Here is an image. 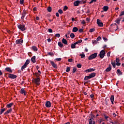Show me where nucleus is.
Wrapping results in <instances>:
<instances>
[{
	"mask_svg": "<svg viewBox=\"0 0 124 124\" xmlns=\"http://www.w3.org/2000/svg\"><path fill=\"white\" fill-rule=\"evenodd\" d=\"M17 28L21 31H24L26 30V26L24 24H19L17 25Z\"/></svg>",
	"mask_w": 124,
	"mask_h": 124,
	"instance_id": "1",
	"label": "nucleus"
},
{
	"mask_svg": "<svg viewBox=\"0 0 124 124\" xmlns=\"http://www.w3.org/2000/svg\"><path fill=\"white\" fill-rule=\"evenodd\" d=\"M96 57H97V53H94V54H92L89 57L88 60H89L90 61H92V60L95 59Z\"/></svg>",
	"mask_w": 124,
	"mask_h": 124,
	"instance_id": "2",
	"label": "nucleus"
},
{
	"mask_svg": "<svg viewBox=\"0 0 124 124\" xmlns=\"http://www.w3.org/2000/svg\"><path fill=\"white\" fill-rule=\"evenodd\" d=\"M106 54V52H105V50L103 49L100 51V54H99V56L100 58L103 59V58H104V57L105 56Z\"/></svg>",
	"mask_w": 124,
	"mask_h": 124,
	"instance_id": "3",
	"label": "nucleus"
},
{
	"mask_svg": "<svg viewBox=\"0 0 124 124\" xmlns=\"http://www.w3.org/2000/svg\"><path fill=\"white\" fill-rule=\"evenodd\" d=\"M40 78H37L34 79V82L35 84H36L37 86H39L40 85Z\"/></svg>",
	"mask_w": 124,
	"mask_h": 124,
	"instance_id": "4",
	"label": "nucleus"
},
{
	"mask_svg": "<svg viewBox=\"0 0 124 124\" xmlns=\"http://www.w3.org/2000/svg\"><path fill=\"white\" fill-rule=\"evenodd\" d=\"M8 74V77L10 79H16V78H17L16 75H15L12 74Z\"/></svg>",
	"mask_w": 124,
	"mask_h": 124,
	"instance_id": "5",
	"label": "nucleus"
},
{
	"mask_svg": "<svg viewBox=\"0 0 124 124\" xmlns=\"http://www.w3.org/2000/svg\"><path fill=\"white\" fill-rule=\"evenodd\" d=\"M79 4H82V1L77 0L74 3V6H79Z\"/></svg>",
	"mask_w": 124,
	"mask_h": 124,
	"instance_id": "6",
	"label": "nucleus"
},
{
	"mask_svg": "<svg viewBox=\"0 0 124 124\" xmlns=\"http://www.w3.org/2000/svg\"><path fill=\"white\" fill-rule=\"evenodd\" d=\"M97 24L99 26V27H103V23H102V22H101V21H100L98 19H97Z\"/></svg>",
	"mask_w": 124,
	"mask_h": 124,
	"instance_id": "7",
	"label": "nucleus"
},
{
	"mask_svg": "<svg viewBox=\"0 0 124 124\" xmlns=\"http://www.w3.org/2000/svg\"><path fill=\"white\" fill-rule=\"evenodd\" d=\"M20 93H21V94H24V95H27V93L25 91V89L24 88H22L20 91H19Z\"/></svg>",
	"mask_w": 124,
	"mask_h": 124,
	"instance_id": "8",
	"label": "nucleus"
},
{
	"mask_svg": "<svg viewBox=\"0 0 124 124\" xmlns=\"http://www.w3.org/2000/svg\"><path fill=\"white\" fill-rule=\"evenodd\" d=\"M52 66L54 67V68H58V66H57V64L55 63V62L52 61H49Z\"/></svg>",
	"mask_w": 124,
	"mask_h": 124,
	"instance_id": "9",
	"label": "nucleus"
},
{
	"mask_svg": "<svg viewBox=\"0 0 124 124\" xmlns=\"http://www.w3.org/2000/svg\"><path fill=\"white\" fill-rule=\"evenodd\" d=\"M93 71H95V69L93 68H89L87 70L84 71V72L88 73V72H93Z\"/></svg>",
	"mask_w": 124,
	"mask_h": 124,
	"instance_id": "10",
	"label": "nucleus"
},
{
	"mask_svg": "<svg viewBox=\"0 0 124 124\" xmlns=\"http://www.w3.org/2000/svg\"><path fill=\"white\" fill-rule=\"evenodd\" d=\"M5 71L6 72H9V73H12V70H11V68H10V67H7L6 68H5Z\"/></svg>",
	"mask_w": 124,
	"mask_h": 124,
	"instance_id": "11",
	"label": "nucleus"
},
{
	"mask_svg": "<svg viewBox=\"0 0 124 124\" xmlns=\"http://www.w3.org/2000/svg\"><path fill=\"white\" fill-rule=\"evenodd\" d=\"M24 42V41L22 39H18L16 41V44H22Z\"/></svg>",
	"mask_w": 124,
	"mask_h": 124,
	"instance_id": "12",
	"label": "nucleus"
},
{
	"mask_svg": "<svg viewBox=\"0 0 124 124\" xmlns=\"http://www.w3.org/2000/svg\"><path fill=\"white\" fill-rule=\"evenodd\" d=\"M45 106L47 108H50L51 107V102L50 101H46Z\"/></svg>",
	"mask_w": 124,
	"mask_h": 124,
	"instance_id": "13",
	"label": "nucleus"
},
{
	"mask_svg": "<svg viewBox=\"0 0 124 124\" xmlns=\"http://www.w3.org/2000/svg\"><path fill=\"white\" fill-rule=\"evenodd\" d=\"M11 112H12V108H10L4 112V115H8V114H10Z\"/></svg>",
	"mask_w": 124,
	"mask_h": 124,
	"instance_id": "14",
	"label": "nucleus"
},
{
	"mask_svg": "<svg viewBox=\"0 0 124 124\" xmlns=\"http://www.w3.org/2000/svg\"><path fill=\"white\" fill-rule=\"evenodd\" d=\"M111 70H112V66H111V65H109L108 67L106 69V72H109V71H111Z\"/></svg>",
	"mask_w": 124,
	"mask_h": 124,
	"instance_id": "15",
	"label": "nucleus"
},
{
	"mask_svg": "<svg viewBox=\"0 0 124 124\" xmlns=\"http://www.w3.org/2000/svg\"><path fill=\"white\" fill-rule=\"evenodd\" d=\"M35 56H33L31 58V61L32 62H33V63H35V62H36V61L35 60Z\"/></svg>",
	"mask_w": 124,
	"mask_h": 124,
	"instance_id": "16",
	"label": "nucleus"
},
{
	"mask_svg": "<svg viewBox=\"0 0 124 124\" xmlns=\"http://www.w3.org/2000/svg\"><path fill=\"white\" fill-rule=\"evenodd\" d=\"M114 99H115V98H114V95H112L110 98V101H111L112 104H114Z\"/></svg>",
	"mask_w": 124,
	"mask_h": 124,
	"instance_id": "17",
	"label": "nucleus"
},
{
	"mask_svg": "<svg viewBox=\"0 0 124 124\" xmlns=\"http://www.w3.org/2000/svg\"><path fill=\"white\" fill-rule=\"evenodd\" d=\"M31 49L33 51H34L35 52H37L38 49L37 48V47H36V46H32L31 47Z\"/></svg>",
	"mask_w": 124,
	"mask_h": 124,
	"instance_id": "18",
	"label": "nucleus"
},
{
	"mask_svg": "<svg viewBox=\"0 0 124 124\" xmlns=\"http://www.w3.org/2000/svg\"><path fill=\"white\" fill-rule=\"evenodd\" d=\"M14 104L13 103H11L10 104H8L6 105V107L7 108H11V107H12L13 105H14Z\"/></svg>",
	"mask_w": 124,
	"mask_h": 124,
	"instance_id": "19",
	"label": "nucleus"
},
{
	"mask_svg": "<svg viewBox=\"0 0 124 124\" xmlns=\"http://www.w3.org/2000/svg\"><path fill=\"white\" fill-rule=\"evenodd\" d=\"M96 74L95 73H92L91 74H89V76L91 79V78H93V77H95Z\"/></svg>",
	"mask_w": 124,
	"mask_h": 124,
	"instance_id": "20",
	"label": "nucleus"
},
{
	"mask_svg": "<svg viewBox=\"0 0 124 124\" xmlns=\"http://www.w3.org/2000/svg\"><path fill=\"white\" fill-rule=\"evenodd\" d=\"M72 31L73 32H77V31H78V28L76 27H74Z\"/></svg>",
	"mask_w": 124,
	"mask_h": 124,
	"instance_id": "21",
	"label": "nucleus"
},
{
	"mask_svg": "<svg viewBox=\"0 0 124 124\" xmlns=\"http://www.w3.org/2000/svg\"><path fill=\"white\" fill-rule=\"evenodd\" d=\"M62 43H63V44H65V45H67V41H66V40L64 38H63L62 39Z\"/></svg>",
	"mask_w": 124,
	"mask_h": 124,
	"instance_id": "22",
	"label": "nucleus"
},
{
	"mask_svg": "<svg viewBox=\"0 0 124 124\" xmlns=\"http://www.w3.org/2000/svg\"><path fill=\"white\" fill-rule=\"evenodd\" d=\"M108 9H109V7L107 6H104L103 7V10L105 12H106L108 10Z\"/></svg>",
	"mask_w": 124,
	"mask_h": 124,
	"instance_id": "23",
	"label": "nucleus"
},
{
	"mask_svg": "<svg viewBox=\"0 0 124 124\" xmlns=\"http://www.w3.org/2000/svg\"><path fill=\"white\" fill-rule=\"evenodd\" d=\"M77 44H76V43H75L74 44H72L71 45V48L72 49H75V48H76V45Z\"/></svg>",
	"mask_w": 124,
	"mask_h": 124,
	"instance_id": "24",
	"label": "nucleus"
},
{
	"mask_svg": "<svg viewBox=\"0 0 124 124\" xmlns=\"http://www.w3.org/2000/svg\"><path fill=\"white\" fill-rule=\"evenodd\" d=\"M58 46L60 47V48H62L63 47V44L62 43V42H58Z\"/></svg>",
	"mask_w": 124,
	"mask_h": 124,
	"instance_id": "25",
	"label": "nucleus"
},
{
	"mask_svg": "<svg viewBox=\"0 0 124 124\" xmlns=\"http://www.w3.org/2000/svg\"><path fill=\"white\" fill-rule=\"evenodd\" d=\"M93 117H92L89 119V124H93Z\"/></svg>",
	"mask_w": 124,
	"mask_h": 124,
	"instance_id": "26",
	"label": "nucleus"
},
{
	"mask_svg": "<svg viewBox=\"0 0 124 124\" xmlns=\"http://www.w3.org/2000/svg\"><path fill=\"white\" fill-rule=\"evenodd\" d=\"M121 20H122V18H118V19L115 20L116 23L117 24H120V22H121Z\"/></svg>",
	"mask_w": 124,
	"mask_h": 124,
	"instance_id": "27",
	"label": "nucleus"
},
{
	"mask_svg": "<svg viewBox=\"0 0 124 124\" xmlns=\"http://www.w3.org/2000/svg\"><path fill=\"white\" fill-rule=\"evenodd\" d=\"M30 62H31V61L29 59H27L25 62V63H24V64L28 65L29 64V63H30Z\"/></svg>",
	"mask_w": 124,
	"mask_h": 124,
	"instance_id": "28",
	"label": "nucleus"
},
{
	"mask_svg": "<svg viewBox=\"0 0 124 124\" xmlns=\"http://www.w3.org/2000/svg\"><path fill=\"white\" fill-rule=\"evenodd\" d=\"M27 66H28V65H26V64H24L21 67V70L23 71V70H24V69H25V68H26V67H27Z\"/></svg>",
	"mask_w": 124,
	"mask_h": 124,
	"instance_id": "29",
	"label": "nucleus"
},
{
	"mask_svg": "<svg viewBox=\"0 0 124 124\" xmlns=\"http://www.w3.org/2000/svg\"><path fill=\"white\" fill-rule=\"evenodd\" d=\"M91 79V77H90L89 75L88 76H86V77H85V78H84V80H85V81H87V80H89V79Z\"/></svg>",
	"mask_w": 124,
	"mask_h": 124,
	"instance_id": "30",
	"label": "nucleus"
},
{
	"mask_svg": "<svg viewBox=\"0 0 124 124\" xmlns=\"http://www.w3.org/2000/svg\"><path fill=\"white\" fill-rule=\"evenodd\" d=\"M92 42L93 45H95V44H97V43H99V42L97 40H93Z\"/></svg>",
	"mask_w": 124,
	"mask_h": 124,
	"instance_id": "31",
	"label": "nucleus"
},
{
	"mask_svg": "<svg viewBox=\"0 0 124 124\" xmlns=\"http://www.w3.org/2000/svg\"><path fill=\"white\" fill-rule=\"evenodd\" d=\"M70 36L71 37V38H74V37H75V35H74V33H71L70 34Z\"/></svg>",
	"mask_w": 124,
	"mask_h": 124,
	"instance_id": "32",
	"label": "nucleus"
},
{
	"mask_svg": "<svg viewBox=\"0 0 124 124\" xmlns=\"http://www.w3.org/2000/svg\"><path fill=\"white\" fill-rule=\"evenodd\" d=\"M111 63L113 68H116V62H111Z\"/></svg>",
	"mask_w": 124,
	"mask_h": 124,
	"instance_id": "33",
	"label": "nucleus"
},
{
	"mask_svg": "<svg viewBox=\"0 0 124 124\" xmlns=\"http://www.w3.org/2000/svg\"><path fill=\"white\" fill-rule=\"evenodd\" d=\"M47 10L48 12H52V7H48L47 8Z\"/></svg>",
	"mask_w": 124,
	"mask_h": 124,
	"instance_id": "34",
	"label": "nucleus"
},
{
	"mask_svg": "<svg viewBox=\"0 0 124 124\" xmlns=\"http://www.w3.org/2000/svg\"><path fill=\"white\" fill-rule=\"evenodd\" d=\"M77 71V68H76V67H74L73 69L72 73H73V74L75 73Z\"/></svg>",
	"mask_w": 124,
	"mask_h": 124,
	"instance_id": "35",
	"label": "nucleus"
},
{
	"mask_svg": "<svg viewBox=\"0 0 124 124\" xmlns=\"http://www.w3.org/2000/svg\"><path fill=\"white\" fill-rule=\"evenodd\" d=\"M117 73H118L119 75H123V73L122 72V71H121L120 69L117 70Z\"/></svg>",
	"mask_w": 124,
	"mask_h": 124,
	"instance_id": "36",
	"label": "nucleus"
},
{
	"mask_svg": "<svg viewBox=\"0 0 124 124\" xmlns=\"http://www.w3.org/2000/svg\"><path fill=\"white\" fill-rule=\"evenodd\" d=\"M109 123H110L111 124H120V123H119L117 121H114V122H113L112 121H109Z\"/></svg>",
	"mask_w": 124,
	"mask_h": 124,
	"instance_id": "37",
	"label": "nucleus"
},
{
	"mask_svg": "<svg viewBox=\"0 0 124 124\" xmlns=\"http://www.w3.org/2000/svg\"><path fill=\"white\" fill-rule=\"evenodd\" d=\"M22 16L25 17L26 16V10H24L22 12Z\"/></svg>",
	"mask_w": 124,
	"mask_h": 124,
	"instance_id": "38",
	"label": "nucleus"
},
{
	"mask_svg": "<svg viewBox=\"0 0 124 124\" xmlns=\"http://www.w3.org/2000/svg\"><path fill=\"white\" fill-rule=\"evenodd\" d=\"M94 31H95V29L94 28L90 29L89 30L90 32H93Z\"/></svg>",
	"mask_w": 124,
	"mask_h": 124,
	"instance_id": "39",
	"label": "nucleus"
},
{
	"mask_svg": "<svg viewBox=\"0 0 124 124\" xmlns=\"http://www.w3.org/2000/svg\"><path fill=\"white\" fill-rule=\"evenodd\" d=\"M34 75H35L37 78H39V76H40V75L38 73H35Z\"/></svg>",
	"mask_w": 124,
	"mask_h": 124,
	"instance_id": "40",
	"label": "nucleus"
},
{
	"mask_svg": "<svg viewBox=\"0 0 124 124\" xmlns=\"http://www.w3.org/2000/svg\"><path fill=\"white\" fill-rule=\"evenodd\" d=\"M82 40H78L77 42H76V44H79V43H82Z\"/></svg>",
	"mask_w": 124,
	"mask_h": 124,
	"instance_id": "41",
	"label": "nucleus"
},
{
	"mask_svg": "<svg viewBox=\"0 0 124 124\" xmlns=\"http://www.w3.org/2000/svg\"><path fill=\"white\" fill-rule=\"evenodd\" d=\"M79 56L81 57V59H84L85 58V54L83 53L82 54H80Z\"/></svg>",
	"mask_w": 124,
	"mask_h": 124,
	"instance_id": "42",
	"label": "nucleus"
},
{
	"mask_svg": "<svg viewBox=\"0 0 124 124\" xmlns=\"http://www.w3.org/2000/svg\"><path fill=\"white\" fill-rule=\"evenodd\" d=\"M70 71V67H67V68L66 69V72H69Z\"/></svg>",
	"mask_w": 124,
	"mask_h": 124,
	"instance_id": "43",
	"label": "nucleus"
},
{
	"mask_svg": "<svg viewBox=\"0 0 124 124\" xmlns=\"http://www.w3.org/2000/svg\"><path fill=\"white\" fill-rule=\"evenodd\" d=\"M58 12H59V13H60V14H62L63 13L62 10V9H59L58 10Z\"/></svg>",
	"mask_w": 124,
	"mask_h": 124,
	"instance_id": "44",
	"label": "nucleus"
},
{
	"mask_svg": "<svg viewBox=\"0 0 124 124\" xmlns=\"http://www.w3.org/2000/svg\"><path fill=\"white\" fill-rule=\"evenodd\" d=\"M112 26H116L117 29L115 31H117V30H118V25H117V24H116V23L111 24L110 25V27H112Z\"/></svg>",
	"mask_w": 124,
	"mask_h": 124,
	"instance_id": "45",
	"label": "nucleus"
},
{
	"mask_svg": "<svg viewBox=\"0 0 124 124\" xmlns=\"http://www.w3.org/2000/svg\"><path fill=\"white\" fill-rule=\"evenodd\" d=\"M67 9H68V7H67V6H64V8H63L64 11H66V10H67Z\"/></svg>",
	"mask_w": 124,
	"mask_h": 124,
	"instance_id": "46",
	"label": "nucleus"
},
{
	"mask_svg": "<svg viewBox=\"0 0 124 124\" xmlns=\"http://www.w3.org/2000/svg\"><path fill=\"white\" fill-rule=\"evenodd\" d=\"M55 61H57V62H61V61H62V58H56Z\"/></svg>",
	"mask_w": 124,
	"mask_h": 124,
	"instance_id": "47",
	"label": "nucleus"
},
{
	"mask_svg": "<svg viewBox=\"0 0 124 124\" xmlns=\"http://www.w3.org/2000/svg\"><path fill=\"white\" fill-rule=\"evenodd\" d=\"M77 66L78 68H81V67H82V65L81 64H78L77 65Z\"/></svg>",
	"mask_w": 124,
	"mask_h": 124,
	"instance_id": "48",
	"label": "nucleus"
},
{
	"mask_svg": "<svg viewBox=\"0 0 124 124\" xmlns=\"http://www.w3.org/2000/svg\"><path fill=\"white\" fill-rule=\"evenodd\" d=\"M100 40H101V37L98 36L96 39V41H100Z\"/></svg>",
	"mask_w": 124,
	"mask_h": 124,
	"instance_id": "49",
	"label": "nucleus"
},
{
	"mask_svg": "<svg viewBox=\"0 0 124 124\" xmlns=\"http://www.w3.org/2000/svg\"><path fill=\"white\" fill-rule=\"evenodd\" d=\"M111 54V51L108 52V53L107 54V57L108 58H110V54Z\"/></svg>",
	"mask_w": 124,
	"mask_h": 124,
	"instance_id": "50",
	"label": "nucleus"
},
{
	"mask_svg": "<svg viewBox=\"0 0 124 124\" xmlns=\"http://www.w3.org/2000/svg\"><path fill=\"white\" fill-rule=\"evenodd\" d=\"M55 36H56V37L59 38L61 36V35L60 34V33H57L55 35Z\"/></svg>",
	"mask_w": 124,
	"mask_h": 124,
	"instance_id": "51",
	"label": "nucleus"
},
{
	"mask_svg": "<svg viewBox=\"0 0 124 124\" xmlns=\"http://www.w3.org/2000/svg\"><path fill=\"white\" fill-rule=\"evenodd\" d=\"M103 40H104V41L105 42H106L107 41V40H108V39L106 38V37H103Z\"/></svg>",
	"mask_w": 124,
	"mask_h": 124,
	"instance_id": "52",
	"label": "nucleus"
},
{
	"mask_svg": "<svg viewBox=\"0 0 124 124\" xmlns=\"http://www.w3.org/2000/svg\"><path fill=\"white\" fill-rule=\"evenodd\" d=\"M7 33H9V34H12V33H13V32H12L10 30H7Z\"/></svg>",
	"mask_w": 124,
	"mask_h": 124,
	"instance_id": "53",
	"label": "nucleus"
},
{
	"mask_svg": "<svg viewBox=\"0 0 124 124\" xmlns=\"http://www.w3.org/2000/svg\"><path fill=\"white\" fill-rule=\"evenodd\" d=\"M24 0H20V4H24Z\"/></svg>",
	"mask_w": 124,
	"mask_h": 124,
	"instance_id": "54",
	"label": "nucleus"
},
{
	"mask_svg": "<svg viewBox=\"0 0 124 124\" xmlns=\"http://www.w3.org/2000/svg\"><path fill=\"white\" fill-rule=\"evenodd\" d=\"M68 62H73V59H69L68 60Z\"/></svg>",
	"mask_w": 124,
	"mask_h": 124,
	"instance_id": "55",
	"label": "nucleus"
},
{
	"mask_svg": "<svg viewBox=\"0 0 124 124\" xmlns=\"http://www.w3.org/2000/svg\"><path fill=\"white\" fill-rule=\"evenodd\" d=\"M123 15H124V11L121 12L119 16H120V17H121V16H123Z\"/></svg>",
	"mask_w": 124,
	"mask_h": 124,
	"instance_id": "56",
	"label": "nucleus"
},
{
	"mask_svg": "<svg viewBox=\"0 0 124 124\" xmlns=\"http://www.w3.org/2000/svg\"><path fill=\"white\" fill-rule=\"evenodd\" d=\"M115 64L117 65V66H120V65H121V63H120L119 62H116V63H115Z\"/></svg>",
	"mask_w": 124,
	"mask_h": 124,
	"instance_id": "57",
	"label": "nucleus"
},
{
	"mask_svg": "<svg viewBox=\"0 0 124 124\" xmlns=\"http://www.w3.org/2000/svg\"><path fill=\"white\" fill-rule=\"evenodd\" d=\"M48 32L50 33L53 32V30H52V29H48Z\"/></svg>",
	"mask_w": 124,
	"mask_h": 124,
	"instance_id": "58",
	"label": "nucleus"
},
{
	"mask_svg": "<svg viewBox=\"0 0 124 124\" xmlns=\"http://www.w3.org/2000/svg\"><path fill=\"white\" fill-rule=\"evenodd\" d=\"M48 54L49 55V56H54V54L52 52H48Z\"/></svg>",
	"mask_w": 124,
	"mask_h": 124,
	"instance_id": "59",
	"label": "nucleus"
},
{
	"mask_svg": "<svg viewBox=\"0 0 124 124\" xmlns=\"http://www.w3.org/2000/svg\"><path fill=\"white\" fill-rule=\"evenodd\" d=\"M81 24H83V25H85V24H86V21H85V20L81 21Z\"/></svg>",
	"mask_w": 124,
	"mask_h": 124,
	"instance_id": "60",
	"label": "nucleus"
},
{
	"mask_svg": "<svg viewBox=\"0 0 124 124\" xmlns=\"http://www.w3.org/2000/svg\"><path fill=\"white\" fill-rule=\"evenodd\" d=\"M1 112H2V113H3V112H4V111H5V110H6L5 108H2L1 109Z\"/></svg>",
	"mask_w": 124,
	"mask_h": 124,
	"instance_id": "61",
	"label": "nucleus"
},
{
	"mask_svg": "<svg viewBox=\"0 0 124 124\" xmlns=\"http://www.w3.org/2000/svg\"><path fill=\"white\" fill-rule=\"evenodd\" d=\"M116 62H120V59L119 58H116Z\"/></svg>",
	"mask_w": 124,
	"mask_h": 124,
	"instance_id": "62",
	"label": "nucleus"
},
{
	"mask_svg": "<svg viewBox=\"0 0 124 124\" xmlns=\"http://www.w3.org/2000/svg\"><path fill=\"white\" fill-rule=\"evenodd\" d=\"M79 32H83V29H80L78 30Z\"/></svg>",
	"mask_w": 124,
	"mask_h": 124,
	"instance_id": "63",
	"label": "nucleus"
},
{
	"mask_svg": "<svg viewBox=\"0 0 124 124\" xmlns=\"http://www.w3.org/2000/svg\"><path fill=\"white\" fill-rule=\"evenodd\" d=\"M104 118H105V119H106V120H107V119H108V118H109V117L106 116V115H105Z\"/></svg>",
	"mask_w": 124,
	"mask_h": 124,
	"instance_id": "64",
	"label": "nucleus"
}]
</instances>
